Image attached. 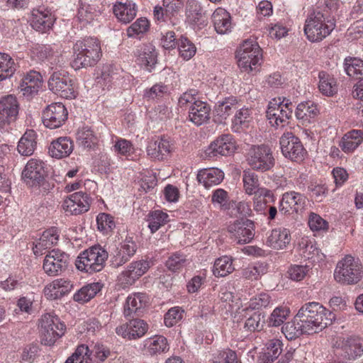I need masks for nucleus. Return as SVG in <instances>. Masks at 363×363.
<instances>
[{
    "instance_id": "f257e3e1",
    "label": "nucleus",
    "mask_w": 363,
    "mask_h": 363,
    "mask_svg": "<svg viewBox=\"0 0 363 363\" xmlns=\"http://www.w3.org/2000/svg\"><path fill=\"white\" fill-rule=\"evenodd\" d=\"M335 315L318 302L305 303L296 315V320L302 322L306 334H313L332 324Z\"/></svg>"
},
{
    "instance_id": "f03ea898",
    "label": "nucleus",
    "mask_w": 363,
    "mask_h": 363,
    "mask_svg": "<svg viewBox=\"0 0 363 363\" xmlns=\"http://www.w3.org/2000/svg\"><path fill=\"white\" fill-rule=\"evenodd\" d=\"M74 59L72 67L74 69L94 65L101 57V46L99 40L94 38L78 40L73 47Z\"/></svg>"
},
{
    "instance_id": "7ed1b4c3",
    "label": "nucleus",
    "mask_w": 363,
    "mask_h": 363,
    "mask_svg": "<svg viewBox=\"0 0 363 363\" xmlns=\"http://www.w3.org/2000/svg\"><path fill=\"white\" fill-rule=\"evenodd\" d=\"M334 278L342 284H356L363 278V264L358 258L345 255L337 263Z\"/></svg>"
},
{
    "instance_id": "20e7f679",
    "label": "nucleus",
    "mask_w": 363,
    "mask_h": 363,
    "mask_svg": "<svg viewBox=\"0 0 363 363\" xmlns=\"http://www.w3.org/2000/svg\"><path fill=\"white\" fill-rule=\"evenodd\" d=\"M335 27V23L323 13L313 11L306 20L304 33L311 42H320L329 35Z\"/></svg>"
},
{
    "instance_id": "39448f33",
    "label": "nucleus",
    "mask_w": 363,
    "mask_h": 363,
    "mask_svg": "<svg viewBox=\"0 0 363 363\" xmlns=\"http://www.w3.org/2000/svg\"><path fill=\"white\" fill-rule=\"evenodd\" d=\"M108 254L105 249L95 245L83 251L77 257V268L89 274L101 272L105 267Z\"/></svg>"
},
{
    "instance_id": "423d86ee",
    "label": "nucleus",
    "mask_w": 363,
    "mask_h": 363,
    "mask_svg": "<svg viewBox=\"0 0 363 363\" xmlns=\"http://www.w3.org/2000/svg\"><path fill=\"white\" fill-rule=\"evenodd\" d=\"M262 56L261 48L253 40H245L236 53L239 67L248 73L257 71Z\"/></svg>"
},
{
    "instance_id": "0eeeda50",
    "label": "nucleus",
    "mask_w": 363,
    "mask_h": 363,
    "mask_svg": "<svg viewBox=\"0 0 363 363\" xmlns=\"http://www.w3.org/2000/svg\"><path fill=\"white\" fill-rule=\"evenodd\" d=\"M294 106L289 99L279 97L269 101L266 116L273 127H284L291 117Z\"/></svg>"
},
{
    "instance_id": "6e6552de",
    "label": "nucleus",
    "mask_w": 363,
    "mask_h": 363,
    "mask_svg": "<svg viewBox=\"0 0 363 363\" xmlns=\"http://www.w3.org/2000/svg\"><path fill=\"white\" fill-rule=\"evenodd\" d=\"M48 84L49 89L62 98L72 99L76 97L74 80L69 72L64 69L53 72Z\"/></svg>"
},
{
    "instance_id": "1a4fd4ad",
    "label": "nucleus",
    "mask_w": 363,
    "mask_h": 363,
    "mask_svg": "<svg viewBox=\"0 0 363 363\" xmlns=\"http://www.w3.org/2000/svg\"><path fill=\"white\" fill-rule=\"evenodd\" d=\"M247 161L252 169L261 172L272 169L275 164L272 151L266 145H252L248 150Z\"/></svg>"
},
{
    "instance_id": "9d476101",
    "label": "nucleus",
    "mask_w": 363,
    "mask_h": 363,
    "mask_svg": "<svg viewBox=\"0 0 363 363\" xmlns=\"http://www.w3.org/2000/svg\"><path fill=\"white\" fill-rule=\"evenodd\" d=\"M40 323L41 343L44 345H53L64 335L65 325L56 315L46 313L42 317Z\"/></svg>"
},
{
    "instance_id": "9b49d317",
    "label": "nucleus",
    "mask_w": 363,
    "mask_h": 363,
    "mask_svg": "<svg viewBox=\"0 0 363 363\" xmlns=\"http://www.w3.org/2000/svg\"><path fill=\"white\" fill-rule=\"evenodd\" d=\"M282 154L292 161L301 162L304 159L306 151L298 137L291 132L284 133L279 139Z\"/></svg>"
},
{
    "instance_id": "f8f14e48",
    "label": "nucleus",
    "mask_w": 363,
    "mask_h": 363,
    "mask_svg": "<svg viewBox=\"0 0 363 363\" xmlns=\"http://www.w3.org/2000/svg\"><path fill=\"white\" fill-rule=\"evenodd\" d=\"M228 231L238 244L249 243L255 236V224L251 220L241 218L229 225Z\"/></svg>"
},
{
    "instance_id": "ddd939ff",
    "label": "nucleus",
    "mask_w": 363,
    "mask_h": 363,
    "mask_svg": "<svg viewBox=\"0 0 363 363\" xmlns=\"http://www.w3.org/2000/svg\"><path fill=\"white\" fill-rule=\"evenodd\" d=\"M69 256L60 250H52L45 256L43 269L50 276H56L65 271L69 264Z\"/></svg>"
},
{
    "instance_id": "4468645a",
    "label": "nucleus",
    "mask_w": 363,
    "mask_h": 363,
    "mask_svg": "<svg viewBox=\"0 0 363 363\" xmlns=\"http://www.w3.org/2000/svg\"><path fill=\"white\" fill-rule=\"evenodd\" d=\"M45 164L43 161L30 159L22 172V178L31 187L40 186L45 177Z\"/></svg>"
},
{
    "instance_id": "2eb2a0df",
    "label": "nucleus",
    "mask_w": 363,
    "mask_h": 363,
    "mask_svg": "<svg viewBox=\"0 0 363 363\" xmlns=\"http://www.w3.org/2000/svg\"><path fill=\"white\" fill-rule=\"evenodd\" d=\"M138 249L137 244L133 238H126L113 250L111 255L110 263L113 268H118L134 256Z\"/></svg>"
},
{
    "instance_id": "dca6fc26",
    "label": "nucleus",
    "mask_w": 363,
    "mask_h": 363,
    "mask_svg": "<svg viewBox=\"0 0 363 363\" xmlns=\"http://www.w3.org/2000/svg\"><path fill=\"white\" fill-rule=\"evenodd\" d=\"M67 111L62 103H52L43 112L42 120L45 127L55 129L60 127L67 118Z\"/></svg>"
},
{
    "instance_id": "f3484780",
    "label": "nucleus",
    "mask_w": 363,
    "mask_h": 363,
    "mask_svg": "<svg viewBox=\"0 0 363 363\" xmlns=\"http://www.w3.org/2000/svg\"><path fill=\"white\" fill-rule=\"evenodd\" d=\"M19 104L16 97L9 94L0 99V128H4L18 117Z\"/></svg>"
},
{
    "instance_id": "a211bd4d",
    "label": "nucleus",
    "mask_w": 363,
    "mask_h": 363,
    "mask_svg": "<svg viewBox=\"0 0 363 363\" xmlns=\"http://www.w3.org/2000/svg\"><path fill=\"white\" fill-rule=\"evenodd\" d=\"M62 206L67 213L80 215L89 210L90 198L88 194L82 191L75 192L65 199Z\"/></svg>"
},
{
    "instance_id": "6ab92c4d",
    "label": "nucleus",
    "mask_w": 363,
    "mask_h": 363,
    "mask_svg": "<svg viewBox=\"0 0 363 363\" xmlns=\"http://www.w3.org/2000/svg\"><path fill=\"white\" fill-rule=\"evenodd\" d=\"M148 330L147 323L139 318H133L116 328V333L128 340L142 337Z\"/></svg>"
},
{
    "instance_id": "aec40b11",
    "label": "nucleus",
    "mask_w": 363,
    "mask_h": 363,
    "mask_svg": "<svg viewBox=\"0 0 363 363\" xmlns=\"http://www.w3.org/2000/svg\"><path fill=\"white\" fill-rule=\"evenodd\" d=\"M363 353V339L352 335L343 338L339 344L338 355L347 360H354Z\"/></svg>"
},
{
    "instance_id": "412c9836",
    "label": "nucleus",
    "mask_w": 363,
    "mask_h": 363,
    "mask_svg": "<svg viewBox=\"0 0 363 363\" xmlns=\"http://www.w3.org/2000/svg\"><path fill=\"white\" fill-rule=\"evenodd\" d=\"M55 22L52 13L43 7L34 9L31 11L30 23L31 27L40 33H44L50 30Z\"/></svg>"
},
{
    "instance_id": "4be33fe9",
    "label": "nucleus",
    "mask_w": 363,
    "mask_h": 363,
    "mask_svg": "<svg viewBox=\"0 0 363 363\" xmlns=\"http://www.w3.org/2000/svg\"><path fill=\"white\" fill-rule=\"evenodd\" d=\"M236 149L233 136L230 134H223L211 143L207 154L209 156H228L232 155Z\"/></svg>"
},
{
    "instance_id": "5701e85b",
    "label": "nucleus",
    "mask_w": 363,
    "mask_h": 363,
    "mask_svg": "<svg viewBox=\"0 0 363 363\" xmlns=\"http://www.w3.org/2000/svg\"><path fill=\"white\" fill-rule=\"evenodd\" d=\"M150 268V262L147 260H138L131 262L126 270L123 271L119 277L122 284L132 285L142 277Z\"/></svg>"
},
{
    "instance_id": "b1692460",
    "label": "nucleus",
    "mask_w": 363,
    "mask_h": 363,
    "mask_svg": "<svg viewBox=\"0 0 363 363\" xmlns=\"http://www.w3.org/2000/svg\"><path fill=\"white\" fill-rule=\"evenodd\" d=\"M306 198L303 194L296 192H286L282 196L279 211L284 213L290 211L298 213L304 208Z\"/></svg>"
},
{
    "instance_id": "393cba45",
    "label": "nucleus",
    "mask_w": 363,
    "mask_h": 363,
    "mask_svg": "<svg viewBox=\"0 0 363 363\" xmlns=\"http://www.w3.org/2000/svg\"><path fill=\"white\" fill-rule=\"evenodd\" d=\"M73 288L71 281L66 279H57L44 289V294L48 299L56 300L69 294Z\"/></svg>"
},
{
    "instance_id": "a878e982",
    "label": "nucleus",
    "mask_w": 363,
    "mask_h": 363,
    "mask_svg": "<svg viewBox=\"0 0 363 363\" xmlns=\"http://www.w3.org/2000/svg\"><path fill=\"white\" fill-rule=\"evenodd\" d=\"M41 83V74L35 71H30L21 79L18 89L23 96L31 97L38 92Z\"/></svg>"
},
{
    "instance_id": "bb28decb",
    "label": "nucleus",
    "mask_w": 363,
    "mask_h": 363,
    "mask_svg": "<svg viewBox=\"0 0 363 363\" xmlns=\"http://www.w3.org/2000/svg\"><path fill=\"white\" fill-rule=\"evenodd\" d=\"M211 107L204 101L193 103L189 108V118L196 125L204 124L210 119Z\"/></svg>"
},
{
    "instance_id": "cd10ccee",
    "label": "nucleus",
    "mask_w": 363,
    "mask_h": 363,
    "mask_svg": "<svg viewBox=\"0 0 363 363\" xmlns=\"http://www.w3.org/2000/svg\"><path fill=\"white\" fill-rule=\"evenodd\" d=\"M172 144L168 140L161 138L160 140L150 141L148 143L147 152L152 158L162 160L172 152Z\"/></svg>"
},
{
    "instance_id": "c85d7f7f",
    "label": "nucleus",
    "mask_w": 363,
    "mask_h": 363,
    "mask_svg": "<svg viewBox=\"0 0 363 363\" xmlns=\"http://www.w3.org/2000/svg\"><path fill=\"white\" fill-rule=\"evenodd\" d=\"M58 240L59 235L57 228H51L45 230L40 239L33 244V250L34 254L35 255H43L44 250L51 248L57 243Z\"/></svg>"
},
{
    "instance_id": "c756f323",
    "label": "nucleus",
    "mask_w": 363,
    "mask_h": 363,
    "mask_svg": "<svg viewBox=\"0 0 363 363\" xmlns=\"http://www.w3.org/2000/svg\"><path fill=\"white\" fill-rule=\"evenodd\" d=\"M238 108V101L235 97L225 98L224 101H218L215 106L214 121L219 123H224Z\"/></svg>"
},
{
    "instance_id": "7c9ffc66",
    "label": "nucleus",
    "mask_w": 363,
    "mask_h": 363,
    "mask_svg": "<svg viewBox=\"0 0 363 363\" xmlns=\"http://www.w3.org/2000/svg\"><path fill=\"white\" fill-rule=\"evenodd\" d=\"M72 141L67 138L62 137L53 141L49 147V154L51 157L60 159L69 156L73 150Z\"/></svg>"
},
{
    "instance_id": "2f4dec72",
    "label": "nucleus",
    "mask_w": 363,
    "mask_h": 363,
    "mask_svg": "<svg viewBox=\"0 0 363 363\" xmlns=\"http://www.w3.org/2000/svg\"><path fill=\"white\" fill-rule=\"evenodd\" d=\"M113 11L119 21L128 23L136 16L137 6L132 1L118 2L113 6Z\"/></svg>"
},
{
    "instance_id": "473e14b6",
    "label": "nucleus",
    "mask_w": 363,
    "mask_h": 363,
    "mask_svg": "<svg viewBox=\"0 0 363 363\" xmlns=\"http://www.w3.org/2000/svg\"><path fill=\"white\" fill-rule=\"evenodd\" d=\"M147 296L145 294L138 293L130 295L124 306V315L125 318L131 317L133 313L140 312V309L146 306Z\"/></svg>"
},
{
    "instance_id": "72a5a7b5",
    "label": "nucleus",
    "mask_w": 363,
    "mask_h": 363,
    "mask_svg": "<svg viewBox=\"0 0 363 363\" xmlns=\"http://www.w3.org/2000/svg\"><path fill=\"white\" fill-rule=\"evenodd\" d=\"M212 21L218 33L225 34L232 28L230 15L223 9H218L213 12Z\"/></svg>"
},
{
    "instance_id": "f704fd0d",
    "label": "nucleus",
    "mask_w": 363,
    "mask_h": 363,
    "mask_svg": "<svg viewBox=\"0 0 363 363\" xmlns=\"http://www.w3.org/2000/svg\"><path fill=\"white\" fill-rule=\"evenodd\" d=\"M291 235L286 228H276L272 230L268 237L267 245L277 250L284 249L290 242Z\"/></svg>"
},
{
    "instance_id": "c9c22d12",
    "label": "nucleus",
    "mask_w": 363,
    "mask_h": 363,
    "mask_svg": "<svg viewBox=\"0 0 363 363\" xmlns=\"http://www.w3.org/2000/svg\"><path fill=\"white\" fill-rule=\"evenodd\" d=\"M224 178L223 172L218 168L201 169L197 174V179L206 188L220 184Z\"/></svg>"
},
{
    "instance_id": "e433bc0d",
    "label": "nucleus",
    "mask_w": 363,
    "mask_h": 363,
    "mask_svg": "<svg viewBox=\"0 0 363 363\" xmlns=\"http://www.w3.org/2000/svg\"><path fill=\"white\" fill-rule=\"evenodd\" d=\"M363 141V130H352L342 138L340 146L346 153L353 152Z\"/></svg>"
},
{
    "instance_id": "4c0bfd02",
    "label": "nucleus",
    "mask_w": 363,
    "mask_h": 363,
    "mask_svg": "<svg viewBox=\"0 0 363 363\" xmlns=\"http://www.w3.org/2000/svg\"><path fill=\"white\" fill-rule=\"evenodd\" d=\"M36 133L33 130H28L18 141L17 150L23 156H30L36 147Z\"/></svg>"
},
{
    "instance_id": "58836bf2",
    "label": "nucleus",
    "mask_w": 363,
    "mask_h": 363,
    "mask_svg": "<svg viewBox=\"0 0 363 363\" xmlns=\"http://www.w3.org/2000/svg\"><path fill=\"white\" fill-rule=\"evenodd\" d=\"M145 348L150 355H157L169 350V345L166 337L156 335L145 340Z\"/></svg>"
},
{
    "instance_id": "ea45409f",
    "label": "nucleus",
    "mask_w": 363,
    "mask_h": 363,
    "mask_svg": "<svg viewBox=\"0 0 363 363\" xmlns=\"http://www.w3.org/2000/svg\"><path fill=\"white\" fill-rule=\"evenodd\" d=\"M320 91L325 96H333L337 92V85L333 76L329 74L325 71H321L318 74Z\"/></svg>"
},
{
    "instance_id": "a19ab883",
    "label": "nucleus",
    "mask_w": 363,
    "mask_h": 363,
    "mask_svg": "<svg viewBox=\"0 0 363 363\" xmlns=\"http://www.w3.org/2000/svg\"><path fill=\"white\" fill-rule=\"evenodd\" d=\"M157 54L155 48L152 45H145L138 54V60L140 65L144 66L148 71L151 72L157 63Z\"/></svg>"
},
{
    "instance_id": "79ce46f5",
    "label": "nucleus",
    "mask_w": 363,
    "mask_h": 363,
    "mask_svg": "<svg viewBox=\"0 0 363 363\" xmlns=\"http://www.w3.org/2000/svg\"><path fill=\"white\" fill-rule=\"evenodd\" d=\"M76 139L79 145L86 149H92L97 143V138L88 126H83L78 129Z\"/></svg>"
},
{
    "instance_id": "37998d69",
    "label": "nucleus",
    "mask_w": 363,
    "mask_h": 363,
    "mask_svg": "<svg viewBox=\"0 0 363 363\" xmlns=\"http://www.w3.org/2000/svg\"><path fill=\"white\" fill-rule=\"evenodd\" d=\"M318 113L316 105L312 101L300 103L295 111L297 119L304 122H311Z\"/></svg>"
},
{
    "instance_id": "c03bdc74",
    "label": "nucleus",
    "mask_w": 363,
    "mask_h": 363,
    "mask_svg": "<svg viewBox=\"0 0 363 363\" xmlns=\"http://www.w3.org/2000/svg\"><path fill=\"white\" fill-rule=\"evenodd\" d=\"M101 288V285L98 282L89 284L75 293L73 299L77 302H87L96 296Z\"/></svg>"
},
{
    "instance_id": "a18cd8bd",
    "label": "nucleus",
    "mask_w": 363,
    "mask_h": 363,
    "mask_svg": "<svg viewBox=\"0 0 363 363\" xmlns=\"http://www.w3.org/2000/svg\"><path fill=\"white\" fill-rule=\"evenodd\" d=\"M186 21L191 25L199 24L203 18L202 8L196 0H189L186 7Z\"/></svg>"
},
{
    "instance_id": "49530a36",
    "label": "nucleus",
    "mask_w": 363,
    "mask_h": 363,
    "mask_svg": "<svg viewBox=\"0 0 363 363\" xmlns=\"http://www.w3.org/2000/svg\"><path fill=\"white\" fill-rule=\"evenodd\" d=\"M232 259L227 256H223L216 259L213 268V274L217 277H223L234 271Z\"/></svg>"
},
{
    "instance_id": "de8ad7c7",
    "label": "nucleus",
    "mask_w": 363,
    "mask_h": 363,
    "mask_svg": "<svg viewBox=\"0 0 363 363\" xmlns=\"http://www.w3.org/2000/svg\"><path fill=\"white\" fill-rule=\"evenodd\" d=\"M345 70L347 74L357 79L363 77V60L359 58H345Z\"/></svg>"
},
{
    "instance_id": "09e8293b",
    "label": "nucleus",
    "mask_w": 363,
    "mask_h": 363,
    "mask_svg": "<svg viewBox=\"0 0 363 363\" xmlns=\"http://www.w3.org/2000/svg\"><path fill=\"white\" fill-rule=\"evenodd\" d=\"M15 71V63L11 57L0 52V82L12 77Z\"/></svg>"
},
{
    "instance_id": "8fccbe9b",
    "label": "nucleus",
    "mask_w": 363,
    "mask_h": 363,
    "mask_svg": "<svg viewBox=\"0 0 363 363\" xmlns=\"http://www.w3.org/2000/svg\"><path fill=\"white\" fill-rule=\"evenodd\" d=\"M302 325V322L296 320L295 316L292 321L287 322L282 326L281 331L288 340H294L306 333Z\"/></svg>"
},
{
    "instance_id": "3c124183",
    "label": "nucleus",
    "mask_w": 363,
    "mask_h": 363,
    "mask_svg": "<svg viewBox=\"0 0 363 363\" xmlns=\"http://www.w3.org/2000/svg\"><path fill=\"white\" fill-rule=\"evenodd\" d=\"M283 343L278 339L271 340L267 344V352L264 354V363H272L282 352Z\"/></svg>"
},
{
    "instance_id": "603ef678",
    "label": "nucleus",
    "mask_w": 363,
    "mask_h": 363,
    "mask_svg": "<svg viewBox=\"0 0 363 363\" xmlns=\"http://www.w3.org/2000/svg\"><path fill=\"white\" fill-rule=\"evenodd\" d=\"M147 220L151 233H154L168 222V215L161 211H155L148 215Z\"/></svg>"
},
{
    "instance_id": "864d4df0",
    "label": "nucleus",
    "mask_w": 363,
    "mask_h": 363,
    "mask_svg": "<svg viewBox=\"0 0 363 363\" xmlns=\"http://www.w3.org/2000/svg\"><path fill=\"white\" fill-rule=\"evenodd\" d=\"M268 271V264L265 262H258L255 265L248 266L242 270V276L247 279L257 280Z\"/></svg>"
},
{
    "instance_id": "5fc2aeb1",
    "label": "nucleus",
    "mask_w": 363,
    "mask_h": 363,
    "mask_svg": "<svg viewBox=\"0 0 363 363\" xmlns=\"http://www.w3.org/2000/svg\"><path fill=\"white\" fill-rule=\"evenodd\" d=\"M242 181L245 192L252 195L255 194L259 186L257 175L250 169L243 172Z\"/></svg>"
},
{
    "instance_id": "6e6d98bb",
    "label": "nucleus",
    "mask_w": 363,
    "mask_h": 363,
    "mask_svg": "<svg viewBox=\"0 0 363 363\" xmlns=\"http://www.w3.org/2000/svg\"><path fill=\"white\" fill-rule=\"evenodd\" d=\"M89 355L91 359L89 363H100L111 354L110 350L101 344H95L92 346L91 349H89Z\"/></svg>"
},
{
    "instance_id": "4d7b16f0",
    "label": "nucleus",
    "mask_w": 363,
    "mask_h": 363,
    "mask_svg": "<svg viewBox=\"0 0 363 363\" xmlns=\"http://www.w3.org/2000/svg\"><path fill=\"white\" fill-rule=\"evenodd\" d=\"M289 314V310L286 307L276 308L270 316L267 323L269 327H277L284 323Z\"/></svg>"
},
{
    "instance_id": "13d9d810",
    "label": "nucleus",
    "mask_w": 363,
    "mask_h": 363,
    "mask_svg": "<svg viewBox=\"0 0 363 363\" xmlns=\"http://www.w3.org/2000/svg\"><path fill=\"white\" fill-rule=\"evenodd\" d=\"M89 347L81 345L77 347L74 354L65 363H89L91 361L89 355Z\"/></svg>"
},
{
    "instance_id": "bf43d9fd",
    "label": "nucleus",
    "mask_w": 363,
    "mask_h": 363,
    "mask_svg": "<svg viewBox=\"0 0 363 363\" xmlns=\"http://www.w3.org/2000/svg\"><path fill=\"white\" fill-rule=\"evenodd\" d=\"M178 45L179 54L184 60H189L195 55L196 48L187 38L182 37Z\"/></svg>"
},
{
    "instance_id": "052dcab7",
    "label": "nucleus",
    "mask_w": 363,
    "mask_h": 363,
    "mask_svg": "<svg viewBox=\"0 0 363 363\" xmlns=\"http://www.w3.org/2000/svg\"><path fill=\"white\" fill-rule=\"evenodd\" d=\"M264 318L261 313H254L246 320L244 328L250 332L260 331L265 323Z\"/></svg>"
},
{
    "instance_id": "680f3d73",
    "label": "nucleus",
    "mask_w": 363,
    "mask_h": 363,
    "mask_svg": "<svg viewBox=\"0 0 363 363\" xmlns=\"http://www.w3.org/2000/svg\"><path fill=\"white\" fill-rule=\"evenodd\" d=\"M97 228L104 233H108L115 228L113 217L106 213H101L96 217Z\"/></svg>"
},
{
    "instance_id": "e2e57ef3",
    "label": "nucleus",
    "mask_w": 363,
    "mask_h": 363,
    "mask_svg": "<svg viewBox=\"0 0 363 363\" xmlns=\"http://www.w3.org/2000/svg\"><path fill=\"white\" fill-rule=\"evenodd\" d=\"M99 14V11L94 6L89 4H82L78 9L77 18L79 21L87 23L91 22Z\"/></svg>"
},
{
    "instance_id": "0e129e2a",
    "label": "nucleus",
    "mask_w": 363,
    "mask_h": 363,
    "mask_svg": "<svg viewBox=\"0 0 363 363\" xmlns=\"http://www.w3.org/2000/svg\"><path fill=\"white\" fill-rule=\"evenodd\" d=\"M188 264L186 256L176 252L170 256L166 261V267L172 272H177L184 267Z\"/></svg>"
},
{
    "instance_id": "69168bd1",
    "label": "nucleus",
    "mask_w": 363,
    "mask_h": 363,
    "mask_svg": "<svg viewBox=\"0 0 363 363\" xmlns=\"http://www.w3.org/2000/svg\"><path fill=\"white\" fill-rule=\"evenodd\" d=\"M149 27L150 23L146 18H139L128 28L127 35L128 37H133L135 35L143 34L147 31Z\"/></svg>"
},
{
    "instance_id": "338daca9",
    "label": "nucleus",
    "mask_w": 363,
    "mask_h": 363,
    "mask_svg": "<svg viewBox=\"0 0 363 363\" xmlns=\"http://www.w3.org/2000/svg\"><path fill=\"white\" fill-rule=\"evenodd\" d=\"M184 311L179 307L170 308L164 315V323L167 327L176 325L183 317Z\"/></svg>"
},
{
    "instance_id": "774afa93",
    "label": "nucleus",
    "mask_w": 363,
    "mask_h": 363,
    "mask_svg": "<svg viewBox=\"0 0 363 363\" xmlns=\"http://www.w3.org/2000/svg\"><path fill=\"white\" fill-rule=\"evenodd\" d=\"M162 6L164 7L165 16L170 18L177 16L183 6L182 0H163Z\"/></svg>"
}]
</instances>
